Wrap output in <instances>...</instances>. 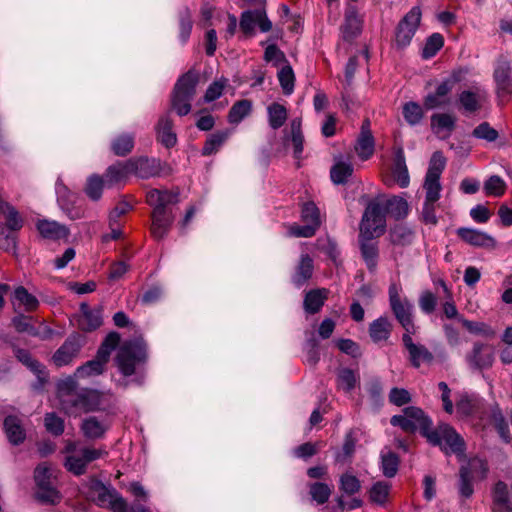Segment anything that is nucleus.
Instances as JSON below:
<instances>
[{
    "label": "nucleus",
    "mask_w": 512,
    "mask_h": 512,
    "mask_svg": "<svg viewBox=\"0 0 512 512\" xmlns=\"http://www.w3.org/2000/svg\"><path fill=\"white\" fill-rule=\"evenodd\" d=\"M200 75L195 70H189L179 77L171 93L170 105L177 115L185 116L192 109L191 102L196 95Z\"/></svg>",
    "instance_id": "nucleus-3"
},
{
    "label": "nucleus",
    "mask_w": 512,
    "mask_h": 512,
    "mask_svg": "<svg viewBox=\"0 0 512 512\" xmlns=\"http://www.w3.org/2000/svg\"><path fill=\"white\" fill-rule=\"evenodd\" d=\"M230 136L229 130L216 131L208 136L202 148L203 156H210L218 152L220 147L227 141Z\"/></svg>",
    "instance_id": "nucleus-38"
},
{
    "label": "nucleus",
    "mask_w": 512,
    "mask_h": 512,
    "mask_svg": "<svg viewBox=\"0 0 512 512\" xmlns=\"http://www.w3.org/2000/svg\"><path fill=\"white\" fill-rule=\"evenodd\" d=\"M36 498L43 504H58L61 500V494L56 489L55 484L38 488L36 490Z\"/></svg>",
    "instance_id": "nucleus-55"
},
{
    "label": "nucleus",
    "mask_w": 512,
    "mask_h": 512,
    "mask_svg": "<svg viewBox=\"0 0 512 512\" xmlns=\"http://www.w3.org/2000/svg\"><path fill=\"white\" fill-rule=\"evenodd\" d=\"M412 335L408 333H403L402 335V343L408 351V359L411 365L414 368H419L423 362L431 363L434 359L433 354L426 346L414 343Z\"/></svg>",
    "instance_id": "nucleus-18"
},
{
    "label": "nucleus",
    "mask_w": 512,
    "mask_h": 512,
    "mask_svg": "<svg viewBox=\"0 0 512 512\" xmlns=\"http://www.w3.org/2000/svg\"><path fill=\"white\" fill-rule=\"evenodd\" d=\"M488 100V93L480 86H472L463 90L458 96V102L466 113L479 111Z\"/></svg>",
    "instance_id": "nucleus-17"
},
{
    "label": "nucleus",
    "mask_w": 512,
    "mask_h": 512,
    "mask_svg": "<svg viewBox=\"0 0 512 512\" xmlns=\"http://www.w3.org/2000/svg\"><path fill=\"white\" fill-rule=\"evenodd\" d=\"M487 470V463L479 458H473L466 465L460 467L458 491L462 500L468 499L473 495V479L476 476L485 477Z\"/></svg>",
    "instance_id": "nucleus-7"
},
{
    "label": "nucleus",
    "mask_w": 512,
    "mask_h": 512,
    "mask_svg": "<svg viewBox=\"0 0 512 512\" xmlns=\"http://www.w3.org/2000/svg\"><path fill=\"white\" fill-rule=\"evenodd\" d=\"M421 21V10L419 7H413L398 23L395 31V44L397 48L407 47Z\"/></svg>",
    "instance_id": "nucleus-11"
},
{
    "label": "nucleus",
    "mask_w": 512,
    "mask_h": 512,
    "mask_svg": "<svg viewBox=\"0 0 512 512\" xmlns=\"http://www.w3.org/2000/svg\"><path fill=\"white\" fill-rule=\"evenodd\" d=\"M339 488L345 494L352 496L361 490V482L356 476L344 473L340 477Z\"/></svg>",
    "instance_id": "nucleus-62"
},
{
    "label": "nucleus",
    "mask_w": 512,
    "mask_h": 512,
    "mask_svg": "<svg viewBox=\"0 0 512 512\" xmlns=\"http://www.w3.org/2000/svg\"><path fill=\"white\" fill-rule=\"evenodd\" d=\"M402 114L405 121L412 126L419 124L424 117L422 107L413 101L404 104Z\"/></svg>",
    "instance_id": "nucleus-52"
},
{
    "label": "nucleus",
    "mask_w": 512,
    "mask_h": 512,
    "mask_svg": "<svg viewBox=\"0 0 512 512\" xmlns=\"http://www.w3.org/2000/svg\"><path fill=\"white\" fill-rule=\"evenodd\" d=\"M353 173V167L349 163L338 162L332 166L330 177L333 183L340 185L345 184Z\"/></svg>",
    "instance_id": "nucleus-51"
},
{
    "label": "nucleus",
    "mask_w": 512,
    "mask_h": 512,
    "mask_svg": "<svg viewBox=\"0 0 512 512\" xmlns=\"http://www.w3.org/2000/svg\"><path fill=\"white\" fill-rule=\"evenodd\" d=\"M494 80L497 85V95L506 99L512 94V83L510 80V67L507 63L499 65L494 71Z\"/></svg>",
    "instance_id": "nucleus-30"
},
{
    "label": "nucleus",
    "mask_w": 512,
    "mask_h": 512,
    "mask_svg": "<svg viewBox=\"0 0 512 512\" xmlns=\"http://www.w3.org/2000/svg\"><path fill=\"white\" fill-rule=\"evenodd\" d=\"M278 80L285 95H290L294 90L295 75L292 67L287 64L278 72Z\"/></svg>",
    "instance_id": "nucleus-54"
},
{
    "label": "nucleus",
    "mask_w": 512,
    "mask_h": 512,
    "mask_svg": "<svg viewBox=\"0 0 512 512\" xmlns=\"http://www.w3.org/2000/svg\"><path fill=\"white\" fill-rule=\"evenodd\" d=\"M403 413L416 425V428L420 430L421 434L427 438V434L431 431V421L425 415L424 411L418 407L409 406L403 409Z\"/></svg>",
    "instance_id": "nucleus-34"
},
{
    "label": "nucleus",
    "mask_w": 512,
    "mask_h": 512,
    "mask_svg": "<svg viewBox=\"0 0 512 512\" xmlns=\"http://www.w3.org/2000/svg\"><path fill=\"white\" fill-rule=\"evenodd\" d=\"M357 380L358 378L352 369L343 368L338 372L337 385L347 393L355 388Z\"/></svg>",
    "instance_id": "nucleus-58"
},
{
    "label": "nucleus",
    "mask_w": 512,
    "mask_h": 512,
    "mask_svg": "<svg viewBox=\"0 0 512 512\" xmlns=\"http://www.w3.org/2000/svg\"><path fill=\"white\" fill-rule=\"evenodd\" d=\"M391 486L384 481H378L369 490L370 501L377 505H384L389 497Z\"/></svg>",
    "instance_id": "nucleus-47"
},
{
    "label": "nucleus",
    "mask_w": 512,
    "mask_h": 512,
    "mask_svg": "<svg viewBox=\"0 0 512 512\" xmlns=\"http://www.w3.org/2000/svg\"><path fill=\"white\" fill-rule=\"evenodd\" d=\"M328 297V290L325 288L313 289L305 294L303 307L308 314H316L323 307Z\"/></svg>",
    "instance_id": "nucleus-32"
},
{
    "label": "nucleus",
    "mask_w": 512,
    "mask_h": 512,
    "mask_svg": "<svg viewBox=\"0 0 512 512\" xmlns=\"http://www.w3.org/2000/svg\"><path fill=\"white\" fill-rule=\"evenodd\" d=\"M82 345V336L78 333L71 334L53 354V364L56 367H63L71 364L79 355Z\"/></svg>",
    "instance_id": "nucleus-14"
},
{
    "label": "nucleus",
    "mask_w": 512,
    "mask_h": 512,
    "mask_svg": "<svg viewBox=\"0 0 512 512\" xmlns=\"http://www.w3.org/2000/svg\"><path fill=\"white\" fill-rule=\"evenodd\" d=\"M88 498L102 508L112 512H127L125 499L112 486H107L100 480L92 479L88 487Z\"/></svg>",
    "instance_id": "nucleus-5"
},
{
    "label": "nucleus",
    "mask_w": 512,
    "mask_h": 512,
    "mask_svg": "<svg viewBox=\"0 0 512 512\" xmlns=\"http://www.w3.org/2000/svg\"><path fill=\"white\" fill-rule=\"evenodd\" d=\"M390 239L395 245H407L412 242L413 232L406 226L396 225L390 231Z\"/></svg>",
    "instance_id": "nucleus-59"
},
{
    "label": "nucleus",
    "mask_w": 512,
    "mask_h": 512,
    "mask_svg": "<svg viewBox=\"0 0 512 512\" xmlns=\"http://www.w3.org/2000/svg\"><path fill=\"white\" fill-rule=\"evenodd\" d=\"M313 270V259L308 254H302L292 276L293 284L302 287L312 277Z\"/></svg>",
    "instance_id": "nucleus-31"
},
{
    "label": "nucleus",
    "mask_w": 512,
    "mask_h": 512,
    "mask_svg": "<svg viewBox=\"0 0 512 512\" xmlns=\"http://www.w3.org/2000/svg\"><path fill=\"white\" fill-rule=\"evenodd\" d=\"M301 220L318 229L321 225L320 211L312 201L305 202L301 208Z\"/></svg>",
    "instance_id": "nucleus-49"
},
{
    "label": "nucleus",
    "mask_w": 512,
    "mask_h": 512,
    "mask_svg": "<svg viewBox=\"0 0 512 512\" xmlns=\"http://www.w3.org/2000/svg\"><path fill=\"white\" fill-rule=\"evenodd\" d=\"M459 322L472 334L481 335L487 339H493L496 336L495 330L484 322L470 321L465 318H459Z\"/></svg>",
    "instance_id": "nucleus-45"
},
{
    "label": "nucleus",
    "mask_w": 512,
    "mask_h": 512,
    "mask_svg": "<svg viewBox=\"0 0 512 512\" xmlns=\"http://www.w3.org/2000/svg\"><path fill=\"white\" fill-rule=\"evenodd\" d=\"M104 186H106L104 176L94 174L88 178L85 192L90 199L97 201L102 196Z\"/></svg>",
    "instance_id": "nucleus-53"
},
{
    "label": "nucleus",
    "mask_w": 512,
    "mask_h": 512,
    "mask_svg": "<svg viewBox=\"0 0 512 512\" xmlns=\"http://www.w3.org/2000/svg\"><path fill=\"white\" fill-rule=\"evenodd\" d=\"M37 229L43 238L49 240L63 239L69 235V230L65 225L46 219L37 222Z\"/></svg>",
    "instance_id": "nucleus-29"
},
{
    "label": "nucleus",
    "mask_w": 512,
    "mask_h": 512,
    "mask_svg": "<svg viewBox=\"0 0 512 512\" xmlns=\"http://www.w3.org/2000/svg\"><path fill=\"white\" fill-rule=\"evenodd\" d=\"M505 189V182L497 175L491 176L484 183V191L488 196L500 197L505 193Z\"/></svg>",
    "instance_id": "nucleus-64"
},
{
    "label": "nucleus",
    "mask_w": 512,
    "mask_h": 512,
    "mask_svg": "<svg viewBox=\"0 0 512 512\" xmlns=\"http://www.w3.org/2000/svg\"><path fill=\"white\" fill-rule=\"evenodd\" d=\"M291 141L295 158L299 159L303 152L304 136L301 129V119L296 118L291 122Z\"/></svg>",
    "instance_id": "nucleus-50"
},
{
    "label": "nucleus",
    "mask_w": 512,
    "mask_h": 512,
    "mask_svg": "<svg viewBox=\"0 0 512 512\" xmlns=\"http://www.w3.org/2000/svg\"><path fill=\"white\" fill-rule=\"evenodd\" d=\"M179 201V191L150 189L146 193V203L152 207L150 214V234L156 241L163 240L171 230L175 214L171 205Z\"/></svg>",
    "instance_id": "nucleus-2"
},
{
    "label": "nucleus",
    "mask_w": 512,
    "mask_h": 512,
    "mask_svg": "<svg viewBox=\"0 0 512 512\" xmlns=\"http://www.w3.org/2000/svg\"><path fill=\"white\" fill-rule=\"evenodd\" d=\"M391 172L393 175V180H387L386 185L392 186L393 184H398L401 188L408 187L410 183V177L408 168L406 165V159L404 155V150L401 145H396L393 147V157H392V165Z\"/></svg>",
    "instance_id": "nucleus-15"
},
{
    "label": "nucleus",
    "mask_w": 512,
    "mask_h": 512,
    "mask_svg": "<svg viewBox=\"0 0 512 512\" xmlns=\"http://www.w3.org/2000/svg\"><path fill=\"white\" fill-rule=\"evenodd\" d=\"M57 398L61 411L78 417L105 409L109 405L111 394L96 389L79 388L73 377H67L57 384Z\"/></svg>",
    "instance_id": "nucleus-1"
},
{
    "label": "nucleus",
    "mask_w": 512,
    "mask_h": 512,
    "mask_svg": "<svg viewBox=\"0 0 512 512\" xmlns=\"http://www.w3.org/2000/svg\"><path fill=\"white\" fill-rule=\"evenodd\" d=\"M13 352L14 356L17 358L19 362L27 366L29 369H31L38 375L39 383L41 386L45 381V373L43 370V366L37 360H35L32 357L31 353L26 349L13 346Z\"/></svg>",
    "instance_id": "nucleus-35"
},
{
    "label": "nucleus",
    "mask_w": 512,
    "mask_h": 512,
    "mask_svg": "<svg viewBox=\"0 0 512 512\" xmlns=\"http://www.w3.org/2000/svg\"><path fill=\"white\" fill-rule=\"evenodd\" d=\"M135 136L132 133H122L111 142L112 152L119 157L130 154L134 148Z\"/></svg>",
    "instance_id": "nucleus-37"
},
{
    "label": "nucleus",
    "mask_w": 512,
    "mask_h": 512,
    "mask_svg": "<svg viewBox=\"0 0 512 512\" xmlns=\"http://www.w3.org/2000/svg\"><path fill=\"white\" fill-rule=\"evenodd\" d=\"M469 367L473 370H485L492 367L495 360V349L492 345L476 341L465 356Z\"/></svg>",
    "instance_id": "nucleus-12"
},
{
    "label": "nucleus",
    "mask_w": 512,
    "mask_h": 512,
    "mask_svg": "<svg viewBox=\"0 0 512 512\" xmlns=\"http://www.w3.org/2000/svg\"><path fill=\"white\" fill-rule=\"evenodd\" d=\"M173 126V120L168 113L162 115L156 125L157 140L168 149L177 143V135L173 131Z\"/></svg>",
    "instance_id": "nucleus-25"
},
{
    "label": "nucleus",
    "mask_w": 512,
    "mask_h": 512,
    "mask_svg": "<svg viewBox=\"0 0 512 512\" xmlns=\"http://www.w3.org/2000/svg\"><path fill=\"white\" fill-rule=\"evenodd\" d=\"M444 38L439 33H434L428 37L425 46L422 50V57L429 59L436 55V53L443 47Z\"/></svg>",
    "instance_id": "nucleus-60"
},
{
    "label": "nucleus",
    "mask_w": 512,
    "mask_h": 512,
    "mask_svg": "<svg viewBox=\"0 0 512 512\" xmlns=\"http://www.w3.org/2000/svg\"><path fill=\"white\" fill-rule=\"evenodd\" d=\"M269 125L274 130L279 129L287 120V110L279 103H272L268 106Z\"/></svg>",
    "instance_id": "nucleus-44"
},
{
    "label": "nucleus",
    "mask_w": 512,
    "mask_h": 512,
    "mask_svg": "<svg viewBox=\"0 0 512 512\" xmlns=\"http://www.w3.org/2000/svg\"><path fill=\"white\" fill-rule=\"evenodd\" d=\"M11 304L15 312L20 308H23L25 312H33L38 308L39 301L25 287L19 286L13 293Z\"/></svg>",
    "instance_id": "nucleus-27"
},
{
    "label": "nucleus",
    "mask_w": 512,
    "mask_h": 512,
    "mask_svg": "<svg viewBox=\"0 0 512 512\" xmlns=\"http://www.w3.org/2000/svg\"><path fill=\"white\" fill-rule=\"evenodd\" d=\"M456 118L448 113H435L431 116V129L439 135L442 132L446 134L443 137H448L455 129Z\"/></svg>",
    "instance_id": "nucleus-33"
},
{
    "label": "nucleus",
    "mask_w": 512,
    "mask_h": 512,
    "mask_svg": "<svg viewBox=\"0 0 512 512\" xmlns=\"http://www.w3.org/2000/svg\"><path fill=\"white\" fill-rule=\"evenodd\" d=\"M108 455L104 448L84 447L76 453L69 455L65 460V467L73 474L80 476L85 474L87 465L97 459Z\"/></svg>",
    "instance_id": "nucleus-9"
},
{
    "label": "nucleus",
    "mask_w": 512,
    "mask_h": 512,
    "mask_svg": "<svg viewBox=\"0 0 512 512\" xmlns=\"http://www.w3.org/2000/svg\"><path fill=\"white\" fill-rule=\"evenodd\" d=\"M463 79L461 70L453 71L436 88L435 92L428 94L424 98V106L427 109H435L449 104L448 94L454 89L455 85Z\"/></svg>",
    "instance_id": "nucleus-10"
},
{
    "label": "nucleus",
    "mask_w": 512,
    "mask_h": 512,
    "mask_svg": "<svg viewBox=\"0 0 512 512\" xmlns=\"http://www.w3.org/2000/svg\"><path fill=\"white\" fill-rule=\"evenodd\" d=\"M11 323L18 333H28L32 336H38L37 329L32 324V317L26 316L22 313L13 317Z\"/></svg>",
    "instance_id": "nucleus-56"
},
{
    "label": "nucleus",
    "mask_w": 512,
    "mask_h": 512,
    "mask_svg": "<svg viewBox=\"0 0 512 512\" xmlns=\"http://www.w3.org/2000/svg\"><path fill=\"white\" fill-rule=\"evenodd\" d=\"M255 25H258L261 32H268L272 29V22L267 17L265 7L247 10L241 14L239 26L246 36L254 35Z\"/></svg>",
    "instance_id": "nucleus-13"
},
{
    "label": "nucleus",
    "mask_w": 512,
    "mask_h": 512,
    "mask_svg": "<svg viewBox=\"0 0 512 512\" xmlns=\"http://www.w3.org/2000/svg\"><path fill=\"white\" fill-rule=\"evenodd\" d=\"M34 479L37 489L55 484L52 472L46 463H42L36 467L34 471Z\"/></svg>",
    "instance_id": "nucleus-63"
},
{
    "label": "nucleus",
    "mask_w": 512,
    "mask_h": 512,
    "mask_svg": "<svg viewBox=\"0 0 512 512\" xmlns=\"http://www.w3.org/2000/svg\"><path fill=\"white\" fill-rule=\"evenodd\" d=\"M491 423L498 431L500 437L506 442L511 441V435L508 427V423L505 420L501 410L496 407L491 411Z\"/></svg>",
    "instance_id": "nucleus-48"
},
{
    "label": "nucleus",
    "mask_w": 512,
    "mask_h": 512,
    "mask_svg": "<svg viewBox=\"0 0 512 512\" xmlns=\"http://www.w3.org/2000/svg\"><path fill=\"white\" fill-rule=\"evenodd\" d=\"M457 235L462 241L475 247H496V240L492 236L476 229L462 227L457 230Z\"/></svg>",
    "instance_id": "nucleus-22"
},
{
    "label": "nucleus",
    "mask_w": 512,
    "mask_h": 512,
    "mask_svg": "<svg viewBox=\"0 0 512 512\" xmlns=\"http://www.w3.org/2000/svg\"><path fill=\"white\" fill-rule=\"evenodd\" d=\"M399 464L400 459L396 453L388 451L381 454V470L385 477H394L398 472Z\"/></svg>",
    "instance_id": "nucleus-46"
},
{
    "label": "nucleus",
    "mask_w": 512,
    "mask_h": 512,
    "mask_svg": "<svg viewBox=\"0 0 512 512\" xmlns=\"http://www.w3.org/2000/svg\"><path fill=\"white\" fill-rule=\"evenodd\" d=\"M383 209L385 214L388 213L396 219H400L407 215L408 203L402 197L393 196L386 201Z\"/></svg>",
    "instance_id": "nucleus-42"
},
{
    "label": "nucleus",
    "mask_w": 512,
    "mask_h": 512,
    "mask_svg": "<svg viewBox=\"0 0 512 512\" xmlns=\"http://www.w3.org/2000/svg\"><path fill=\"white\" fill-rule=\"evenodd\" d=\"M362 31V19L357 14L353 5H348L345 11L344 23L341 26L342 38L345 41H352Z\"/></svg>",
    "instance_id": "nucleus-24"
},
{
    "label": "nucleus",
    "mask_w": 512,
    "mask_h": 512,
    "mask_svg": "<svg viewBox=\"0 0 512 512\" xmlns=\"http://www.w3.org/2000/svg\"><path fill=\"white\" fill-rule=\"evenodd\" d=\"M77 325L82 331L96 330L102 325V310L100 308L91 309L87 303H81Z\"/></svg>",
    "instance_id": "nucleus-21"
},
{
    "label": "nucleus",
    "mask_w": 512,
    "mask_h": 512,
    "mask_svg": "<svg viewBox=\"0 0 512 512\" xmlns=\"http://www.w3.org/2000/svg\"><path fill=\"white\" fill-rule=\"evenodd\" d=\"M369 127L370 122L366 119L362 124L361 132L354 146L357 156L362 161L371 158L375 151V141Z\"/></svg>",
    "instance_id": "nucleus-20"
},
{
    "label": "nucleus",
    "mask_w": 512,
    "mask_h": 512,
    "mask_svg": "<svg viewBox=\"0 0 512 512\" xmlns=\"http://www.w3.org/2000/svg\"><path fill=\"white\" fill-rule=\"evenodd\" d=\"M107 363L108 360L102 359L99 354H96L94 359L76 369V375L79 377H87L102 374Z\"/></svg>",
    "instance_id": "nucleus-41"
},
{
    "label": "nucleus",
    "mask_w": 512,
    "mask_h": 512,
    "mask_svg": "<svg viewBox=\"0 0 512 512\" xmlns=\"http://www.w3.org/2000/svg\"><path fill=\"white\" fill-rule=\"evenodd\" d=\"M374 237H366L359 235L360 251L363 260L370 272H374L377 268L379 249L376 242H373Z\"/></svg>",
    "instance_id": "nucleus-26"
},
{
    "label": "nucleus",
    "mask_w": 512,
    "mask_h": 512,
    "mask_svg": "<svg viewBox=\"0 0 512 512\" xmlns=\"http://www.w3.org/2000/svg\"><path fill=\"white\" fill-rule=\"evenodd\" d=\"M385 212L376 202H371L362 217L360 234L366 237H379L385 232Z\"/></svg>",
    "instance_id": "nucleus-8"
},
{
    "label": "nucleus",
    "mask_w": 512,
    "mask_h": 512,
    "mask_svg": "<svg viewBox=\"0 0 512 512\" xmlns=\"http://www.w3.org/2000/svg\"><path fill=\"white\" fill-rule=\"evenodd\" d=\"M131 165L132 163H130L129 159L126 161H118L110 165L103 175L106 186L113 187L124 183L128 179L129 175L132 174Z\"/></svg>",
    "instance_id": "nucleus-23"
},
{
    "label": "nucleus",
    "mask_w": 512,
    "mask_h": 512,
    "mask_svg": "<svg viewBox=\"0 0 512 512\" xmlns=\"http://www.w3.org/2000/svg\"><path fill=\"white\" fill-rule=\"evenodd\" d=\"M129 160L132 163V174L142 179L159 176L162 171V163L159 159L137 157Z\"/></svg>",
    "instance_id": "nucleus-19"
},
{
    "label": "nucleus",
    "mask_w": 512,
    "mask_h": 512,
    "mask_svg": "<svg viewBox=\"0 0 512 512\" xmlns=\"http://www.w3.org/2000/svg\"><path fill=\"white\" fill-rule=\"evenodd\" d=\"M391 311L397 322L404 329V333L416 334L417 326L414 322V306L410 300H404L390 305Z\"/></svg>",
    "instance_id": "nucleus-16"
},
{
    "label": "nucleus",
    "mask_w": 512,
    "mask_h": 512,
    "mask_svg": "<svg viewBox=\"0 0 512 512\" xmlns=\"http://www.w3.org/2000/svg\"><path fill=\"white\" fill-rule=\"evenodd\" d=\"M147 361V344L143 339L124 342L115 357L116 365L125 377L136 373L137 367Z\"/></svg>",
    "instance_id": "nucleus-4"
},
{
    "label": "nucleus",
    "mask_w": 512,
    "mask_h": 512,
    "mask_svg": "<svg viewBox=\"0 0 512 512\" xmlns=\"http://www.w3.org/2000/svg\"><path fill=\"white\" fill-rule=\"evenodd\" d=\"M427 440L438 445L446 453L462 454L465 450V443L462 437L449 425H439L435 430L427 434Z\"/></svg>",
    "instance_id": "nucleus-6"
},
{
    "label": "nucleus",
    "mask_w": 512,
    "mask_h": 512,
    "mask_svg": "<svg viewBox=\"0 0 512 512\" xmlns=\"http://www.w3.org/2000/svg\"><path fill=\"white\" fill-rule=\"evenodd\" d=\"M369 336L376 344L386 342L392 333L393 324L386 316H381L369 324Z\"/></svg>",
    "instance_id": "nucleus-28"
},
{
    "label": "nucleus",
    "mask_w": 512,
    "mask_h": 512,
    "mask_svg": "<svg viewBox=\"0 0 512 512\" xmlns=\"http://www.w3.org/2000/svg\"><path fill=\"white\" fill-rule=\"evenodd\" d=\"M106 430L107 427L94 416L84 419L81 424L83 435L91 440L102 438Z\"/></svg>",
    "instance_id": "nucleus-39"
},
{
    "label": "nucleus",
    "mask_w": 512,
    "mask_h": 512,
    "mask_svg": "<svg viewBox=\"0 0 512 512\" xmlns=\"http://www.w3.org/2000/svg\"><path fill=\"white\" fill-rule=\"evenodd\" d=\"M3 425L6 436L10 443L13 445H18L25 440V431L17 417L7 416Z\"/></svg>",
    "instance_id": "nucleus-36"
},
{
    "label": "nucleus",
    "mask_w": 512,
    "mask_h": 512,
    "mask_svg": "<svg viewBox=\"0 0 512 512\" xmlns=\"http://www.w3.org/2000/svg\"><path fill=\"white\" fill-rule=\"evenodd\" d=\"M119 342L120 334L114 331L110 332L101 343L97 351V354L100 355V358L109 361L112 351L118 346Z\"/></svg>",
    "instance_id": "nucleus-57"
},
{
    "label": "nucleus",
    "mask_w": 512,
    "mask_h": 512,
    "mask_svg": "<svg viewBox=\"0 0 512 512\" xmlns=\"http://www.w3.org/2000/svg\"><path fill=\"white\" fill-rule=\"evenodd\" d=\"M252 111V102L247 99L236 101L229 110L228 121L231 124L240 123Z\"/></svg>",
    "instance_id": "nucleus-40"
},
{
    "label": "nucleus",
    "mask_w": 512,
    "mask_h": 512,
    "mask_svg": "<svg viewBox=\"0 0 512 512\" xmlns=\"http://www.w3.org/2000/svg\"><path fill=\"white\" fill-rule=\"evenodd\" d=\"M308 489L312 500L318 505L325 504L332 494V487L323 482L309 483Z\"/></svg>",
    "instance_id": "nucleus-43"
},
{
    "label": "nucleus",
    "mask_w": 512,
    "mask_h": 512,
    "mask_svg": "<svg viewBox=\"0 0 512 512\" xmlns=\"http://www.w3.org/2000/svg\"><path fill=\"white\" fill-rule=\"evenodd\" d=\"M445 158L440 151H436L432 154V157L429 162V167L426 173V177H431L434 179H440V176L445 168Z\"/></svg>",
    "instance_id": "nucleus-61"
}]
</instances>
